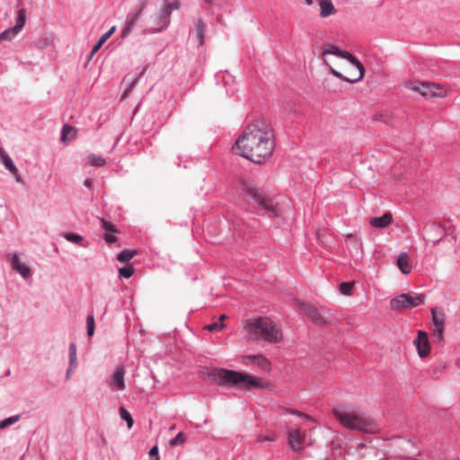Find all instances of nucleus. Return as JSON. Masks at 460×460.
Here are the masks:
<instances>
[{
    "label": "nucleus",
    "instance_id": "1",
    "mask_svg": "<svg viewBox=\"0 0 460 460\" xmlns=\"http://www.w3.org/2000/svg\"><path fill=\"white\" fill-rule=\"evenodd\" d=\"M233 148H236L241 156L261 164L270 157L274 151L273 130L266 121L255 120L245 128Z\"/></svg>",
    "mask_w": 460,
    "mask_h": 460
},
{
    "label": "nucleus",
    "instance_id": "2",
    "mask_svg": "<svg viewBox=\"0 0 460 460\" xmlns=\"http://www.w3.org/2000/svg\"><path fill=\"white\" fill-rule=\"evenodd\" d=\"M332 413L346 429L366 433H375L378 429L376 421L370 416L349 411L346 406H335L332 409Z\"/></svg>",
    "mask_w": 460,
    "mask_h": 460
},
{
    "label": "nucleus",
    "instance_id": "3",
    "mask_svg": "<svg viewBox=\"0 0 460 460\" xmlns=\"http://www.w3.org/2000/svg\"><path fill=\"white\" fill-rule=\"evenodd\" d=\"M210 376L219 385L240 386L243 388H265L267 386L266 384L251 375L226 368L213 370Z\"/></svg>",
    "mask_w": 460,
    "mask_h": 460
},
{
    "label": "nucleus",
    "instance_id": "4",
    "mask_svg": "<svg viewBox=\"0 0 460 460\" xmlns=\"http://www.w3.org/2000/svg\"><path fill=\"white\" fill-rule=\"evenodd\" d=\"M243 194L257 204L259 210L270 217H280L284 209L279 201L264 194L263 190L252 184L244 183L242 187Z\"/></svg>",
    "mask_w": 460,
    "mask_h": 460
},
{
    "label": "nucleus",
    "instance_id": "5",
    "mask_svg": "<svg viewBox=\"0 0 460 460\" xmlns=\"http://www.w3.org/2000/svg\"><path fill=\"white\" fill-rule=\"evenodd\" d=\"M247 332L254 339L268 342H278L282 339V332L269 318H253L245 325Z\"/></svg>",
    "mask_w": 460,
    "mask_h": 460
},
{
    "label": "nucleus",
    "instance_id": "6",
    "mask_svg": "<svg viewBox=\"0 0 460 460\" xmlns=\"http://www.w3.org/2000/svg\"><path fill=\"white\" fill-rule=\"evenodd\" d=\"M181 3L178 0L164 3L159 14L155 20L156 27L146 30L148 33H157L166 30L171 22V14L172 11L179 10Z\"/></svg>",
    "mask_w": 460,
    "mask_h": 460
},
{
    "label": "nucleus",
    "instance_id": "7",
    "mask_svg": "<svg viewBox=\"0 0 460 460\" xmlns=\"http://www.w3.org/2000/svg\"><path fill=\"white\" fill-rule=\"evenodd\" d=\"M426 296L417 293H402L391 299L390 306L393 310L411 309L424 304Z\"/></svg>",
    "mask_w": 460,
    "mask_h": 460
},
{
    "label": "nucleus",
    "instance_id": "8",
    "mask_svg": "<svg viewBox=\"0 0 460 460\" xmlns=\"http://www.w3.org/2000/svg\"><path fill=\"white\" fill-rule=\"evenodd\" d=\"M26 22V10L21 8L17 11L16 23L13 27L8 28L0 33V41L11 40L15 38L24 27Z\"/></svg>",
    "mask_w": 460,
    "mask_h": 460
},
{
    "label": "nucleus",
    "instance_id": "9",
    "mask_svg": "<svg viewBox=\"0 0 460 460\" xmlns=\"http://www.w3.org/2000/svg\"><path fill=\"white\" fill-rule=\"evenodd\" d=\"M109 386L115 391H124L126 389L125 384V369L122 366H118L110 381H107Z\"/></svg>",
    "mask_w": 460,
    "mask_h": 460
},
{
    "label": "nucleus",
    "instance_id": "10",
    "mask_svg": "<svg viewBox=\"0 0 460 460\" xmlns=\"http://www.w3.org/2000/svg\"><path fill=\"white\" fill-rule=\"evenodd\" d=\"M418 355L420 358H426L430 352V344L429 341L428 333L424 331H419L417 338L414 341Z\"/></svg>",
    "mask_w": 460,
    "mask_h": 460
},
{
    "label": "nucleus",
    "instance_id": "11",
    "mask_svg": "<svg viewBox=\"0 0 460 460\" xmlns=\"http://www.w3.org/2000/svg\"><path fill=\"white\" fill-rule=\"evenodd\" d=\"M8 257L10 259L12 269L18 272L22 279H29L31 277L30 267L21 261L16 253L10 254Z\"/></svg>",
    "mask_w": 460,
    "mask_h": 460
},
{
    "label": "nucleus",
    "instance_id": "12",
    "mask_svg": "<svg viewBox=\"0 0 460 460\" xmlns=\"http://www.w3.org/2000/svg\"><path fill=\"white\" fill-rule=\"evenodd\" d=\"M305 441V434L300 429H295L288 432V443L294 451H301Z\"/></svg>",
    "mask_w": 460,
    "mask_h": 460
},
{
    "label": "nucleus",
    "instance_id": "13",
    "mask_svg": "<svg viewBox=\"0 0 460 460\" xmlns=\"http://www.w3.org/2000/svg\"><path fill=\"white\" fill-rule=\"evenodd\" d=\"M340 58H342L348 60L350 64L355 66L356 68L358 70V76L353 77V79L351 80V83L353 84V83H357V82L360 81L363 78L364 73H365V68H364L363 64L355 56H353L352 54H350L349 51H346V50L341 51Z\"/></svg>",
    "mask_w": 460,
    "mask_h": 460
},
{
    "label": "nucleus",
    "instance_id": "14",
    "mask_svg": "<svg viewBox=\"0 0 460 460\" xmlns=\"http://www.w3.org/2000/svg\"><path fill=\"white\" fill-rule=\"evenodd\" d=\"M431 88H437V90H440V86L434 83H421L419 86L414 89L418 91L422 96L429 98V97H442L444 93L441 92H432Z\"/></svg>",
    "mask_w": 460,
    "mask_h": 460
},
{
    "label": "nucleus",
    "instance_id": "15",
    "mask_svg": "<svg viewBox=\"0 0 460 460\" xmlns=\"http://www.w3.org/2000/svg\"><path fill=\"white\" fill-rule=\"evenodd\" d=\"M243 363L256 365L261 369H268L270 367L269 360L261 354L245 356L243 358Z\"/></svg>",
    "mask_w": 460,
    "mask_h": 460
},
{
    "label": "nucleus",
    "instance_id": "16",
    "mask_svg": "<svg viewBox=\"0 0 460 460\" xmlns=\"http://www.w3.org/2000/svg\"><path fill=\"white\" fill-rule=\"evenodd\" d=\"M393 223V215L390 212L385 213L381 217H371L369 224L375 228H385Z\"/></svg>",
    "mask_w": 460,
    "mask_h": 460
},
{
    "label": "nucleus",
    "instance_id": "17",
    "mask_svg": "<svg viewBox=\"0 0 460 460\" xmlns=\"http://www.w3.org/2000/svg\"><path fill=\"white\" fill-rule=\"evenodd\" d=\"M139 20V17H137V14H135L132 12H129L126 16L125 25L121 31V38L125 39L127 38L130 32L132 31L133 28L136 26L137 21Z\"/></svg>",
    "mask_w": 460,
    "mask_h": 460
},
{
    "label": "nucleus",
    "instance_id": "18",
    "mask_svg": "<svg viewBox=\"0 0 460 460\" xmlns=\"http://www.w3.org/2000/svg\"><path fill=\"white\" fill-rule=\"evenodd\" d=\"M320 6V16L326 18L336 13V9L330 0H318Z\"/></svg>",
    "mask_w": 460,
    "mask_h": 460
},
{
    "label": "nucleus",
    "instance_id": "19",
    "mask_svg": "<svg viewBox=\"0 0 460 460\" xmlns=\"http://www.w3.org/2000/svg\"><path fill=\"white\" fill-rule=\"evenodd\" d=\"M77 136V129L70 125L65 124L61 131V141L64 143L75 139Z\"/></svg>",
    "mask_w": 460,
    "mask_h": 460
},
{
    "label": "nucleus",
    "instance_id": "20",
    "mask_svg": "<svg viewBox=\"0 0 460 460\" xmlns=\"http://www.w3.org/2000/svg\"><path fill=\"white\" fill-rule=\"evenodd\" d=\"M0 162L11 173L16 172L17 167L15 166L10 155L4 150V148L0 149Z\"/></svg>",
    "mask_w": 460,
    "mask_h": 460
},
{
    "label": "nucleus",
    "instance_id": "21",
    "mask_svg": "<svg viewBox=\"0 0 460 460\" xmlns=\"http://www.w3.org/2000/svg\"><path fill=\"white\" fill-rule=\"evenodd\" d=\"M397 266L403 274H409L411 271V266L409 263L408 253L402 252L397 259Z\"/></svg>",
    "mask_w": 460,
    "mask_h": 460
},
{
    "label": "nucleus",
    "instance_id": "22",
    "mask_svg": "<svg viewBox=\"0 0 460 460\" xmlns=\"http://www.w3.org/2000/svg\"><path fill=\"white\" fill-rule=\"evenodd\" d=\"M64 237L73 243H75V244H78L82 247H88L90 245V243L89 242H84V238L82 235L78 234H75V233H65L64 234Z\"/></svg>",
    "mask_w": 460,
    "mask_h": 460
},
{
    "label": "nucleus",
    "instance_id": "23",
    "mask_svg": "<svg viewBox=\"0 0 460 460\" xmlns=\"http://www.w3.org/2000/svg\"><path fill=\"white\" fill-rule=\"evenodd\" d=\"M116 26H112L107 32L102 34L99 40L93 45L92 49V55L99 50L101 47L108 40V39L115 32Z\"/></svg>",
    "mask_w": 460,
    "mask_h": 460
},
{
    "label": "nucleus",
    "instance_id": "24",
    "mask_svg": "<svg viewBox=\"0 0 460 460\" xmlns=\"http://www.w3.org/2000/svg\"><path fill=\"white\" fill-rule=\"evenodd\" d=\"M433 326H444L445 323V314L441 310L437 308L431 309Z\"/></svg>",
    "mask_w": 460,
    "mask_h": 460
},
{
    "label": "nucleus",
    "instance_id": "25",
    "mask_svg": "<svg viewBox=\"0 0 460 460\" xmlns=\"http://www.w3.org/2000/svg\"><path fill=\"white\" fill-rule=\"evenodd\" d=\"M68 358L70 368H75L77 366V348L75 342L69 344Z\"/></svg>",
    "mask_w": 460,
    "mask_h": 460
},
{
    "label": "nucleus",
    "instance_id": "26",
    "mask_svg": "<svg viewBox=\"0 0 460 460\" xmlns=\"http://www.w3.org/2000/svg\"><path fill=\"white\" fill-rule=\"evenodd\" d=\"M136 253L135 250L124 249L118 254L117 260L121 263H128Z\"/></svg>",
    "mask_w": 460,
    "mask_h": 460
},
{
    "label": "nucleus",
    "instance_id": "27",
    "mask_svg": "<svg viewBox=\"0 0 460 460\" xmlns=\"http://www.w3.org/2000/svg\"><path fill=\"white\" fill-rule=\"evenodd\" d=\"M230 228L233 231L237 232V234L239 236H243V237H245L246 234L250 233V230L245 223L239 224V223L233 222Z\"/></svg>",
    "mask_w": 460,
    "mask_h": 460
},
{
    "label": "nucleus",
    "instance_id": "28",
    "mask_svg": "<svg viewBox=\"0 0 460 460\" xmlns=\"http://www.w3.org/2000/svg\"><path fill=\"white\" fill-rule=\"evenodd\" d=\"M119 417L121 420L127 422V426L128 429H131L134 424V420L130 414V412L124 407H119Z\"/></svg>",
    "mask_w": 460,
    "mask_h": 460
},
{
    "label": "nucleus",
    "instance_id": "29",
    "mask_svg": "<svg viewBox=\"0 0 460 460\" xmlns=\"http://www.w3.org/2000/svg\"><path fill=\"white\" fill-rule=\"evenodd\" d=\"M88 163L92 166L102 167L106 164V160L101 155L92 154L88 156Z\"/></svg>",
    "mask_w": 460,
    "mask_h": 460
},
{
    "label": "nucleus",
    "instance_id": "30",
    "mask_svg": "<svg viewBox=\"0 0 460 460\" xmlns=\"http://www.w3.org/2000/svg\"><path fill=\"white\" fill-rule=\"evenodd\" d=\"M20 420V415H14L8 417L3 420L0 421V429H4L5 428H8Z\"/></svg>",
    "mask_w": 460,
    "mask_h": 460
},
{
    "label": "nucleus",
    "instance_id": "31",
    "mask_svg": "<svg viewBox=\"0 0 460 460\" xmlns=\"http://www.w3.org/2000/svg\"><path fill=\"white\" fill-rule=\"evenodd\" d=\"M341 49L334 45H327L323 49V55H334L336 57H340L341 54Z\"/></svg>",
    "mask_w": 460,
    "mask_h": 460
},
{
    "label": "nucleus",
    "instance_id": "32",
    "mask_svg": "<svg viewBox=\"0 0 460 460\" xmlns=\"http://www.w3.org/2000/svg\"><path fill=\"white\" fill-rule=\"evenodd\" d=\"M101 229L102 231H104L105 233H110V232L117 233L118 232V229L115 225H113L112 223H111L103 218L101 220Z\"/></svg>",
    "mask_w": 460,
    "mask_h": 460
},
{
    "label": "nucleus",
    "instance_id": "33",
    "mask_svg": "<svg viewBox=\"0 0 460 460\" xmlns=\"http://www.w3.org/2000/svg\"><path fill=\"white\" fill-rule=\"evenodd\" d=\"M145 70H142L137 75L134 77V79L129 83L128 87L126 88L125 92L122 94V98H125L136 86V84L138 83L139 78L144 74Z\"/></svg>",
    "mask_w": 460,
    "mask_h": 460
},
{
    "label": "nucleus",
    "instance_id": "34",
    "mask_svg": "<svg viewBox=\"0 0 460 460\" xmlns=\"http://www.w3.org/2000/svg\"><path fill=\"white\" fill-rule=\"evenodd\" d=\"M186 441L185 435L182 431H180L175 438L170 440V446L171 447H177L180 445L184 444Z\"/></svg>",
    "mask_w": 460,
    "mask_h": 460
},
{
    "label": "nucleus",
    "instance_id": "35",
    "mask_svg": "<svg viewBox=\"0 0 460 460\" xmlns=\"http://www.w3.org/2000/svg\"><path fill=\"white\" fill-rule=\"evenodd\" d=\"M226 318V315L225 314H222L219 319H218V322H216V323H210L207 326V329L210 332H214V331H218V330H221L224 328V323H223V321L224 319Z\"/></svg>",
    "mask_w": 460,
    "mask_h": 460
},
{
    "label": "nucleus",
    "instance_id": "36",
    "mask_svg": "<svg viewBox=\"0 0 460 460\" xmlns=\"http://www.w3.org/2000/svg\"><path fill=\"white\" fill-rule=\"evenodd\" d=\"M196 29L198 31L199 43L201 45L204 41V23L201 20L197 21Z\"/></svg>",
    "mask_w": 460,
    "mask_h": 460
},
{
    "label": "nucleus",
    "instance_id": "37",
    "mask_svg": "<svg viewBox=\"0 0 460 460\" xmlns=\"http://www.w3.org/2000/svg\"><path fill=\"white\" fill-rule=\"evenodd\" d=\"M87 335L93 336L94 332V316L89 314L86 318Z\"/></svg>",
    "mask_w": 460,
    "mask_h": 460
},
{
    "label": "nucleus",
    "instance_id": "38",
    "mask_svg": "<svg viewBox=\"0 0 460 460\" xmlns=\"http://www.w3.org/2000/svg\"><path fill=\"white\" fill-rule=\"evenodd\" d=\"M147 4H148V3L146 0H139L137 5L131 12L134 13L135 14H137V17L140 18V16L142 15V13H143L145 8L147 6Z\"/></svg>",
    "mask_w": 460,
    "mask_h": 460
},
{
    "label": "nucleus",
    "instance_id": "39",
    "mask_svg": "<svg viewBox=\"0 0 460 460\" xmlns=\"http://www.w3.org/2000/svg\"><path fill=\"white\" fill-rule=\"evenodd\" d=\"M340 291L345 296H349L353 288L352 282H342L340 284Z\"/></svg>",
    "mask_w": 460,
    "mask_h": 460
},
{
    "label": "nucleus",
    "instance_id": "40",
    "mask_svg": "<svg viewBox=\"0 0 460 460\" xmlns=\"http://www.w3.org/2000/svg\"><path fill=\"white\" fill-rule=\"evenodd\" d=\"M134 273V270L131 267H124L119 270V277L124 279H129Z\"/></svg>",
    "mask_w": 460,
    "mask_h": 460
},
{
    "label": "nucleus",
    "instance_id": "41",
    "mask_svg": "<svg viewBox=\"0 0 460 460\" xmlns=\"http://www.w3.org/2000/svg\"><path fill=\"white\" fill-rule=\"evenodd\" d=\"M433 334L435 338L440 341L443 339L444 326H433Z\"/></svg>",
    "mask_w": 460,
    "mask_h": 460
},
{
    "label": "nucleus",
    "instance_id": "42",
    "mask_svg": "<svg viewBox=\"0 0 460 460\" xmlns=\"http://www.w3.org/2000/svg\"><path fill=\"white\" fill-rule=\"evenodd\" d=\"M331 73H332L334 76H336L337 78H339V79H341V80H342V81H344V82L351 83V80L353 79V78H349V77L344 76L341 72H339V71L335 70V69H334V68H332V67H331Z\"/></svg>",
    "mask_w": 460,
    "mask_h": 460
},
{
    "label": "nucleus",
    "instance_id": "43",
    "mask_svg": "<svg viewBox=\"0 0 460 460\" xmlns=\"http://www.w3.org/2000/svg\"><path fill=\"white\" fill-rule=\"evenodd\" d=\"M273 440H274V434L273 433H269V434H266V435H259L257 437V441L258 442L273 441Z\"/></svg>",
    "mask_w": 460,
    "mask_h": 460
},
{
    "label": "nucleus",
    "instance_id": "44",
    "mask_svg": "<svg viewBox=\"0 0 460 460\" xmlns=\"http://www.w3.org/2000/svg\"><path fill=\"white\" fill-rule=\"evenodd\" d=\"M103 238L110 244L114 243L117 241L116 235L114 234V233L111 232L105 233Z\"/></svg>",
    "mask_w": 460,
    "mask_h": 460
},
{
    "label": "nucleus",
    "instance_id": "45",
    "mask_svg": "<svg viewBox=\"0 0 460 460\" xmlns=\"http://www.w3.org/2000/svg\"><path fill=\"white\" fill-rule=\"evenodd\" d=\"M290 412H291L292 414H294V415H296V416L300 417V418H305V419H307V420H312V421L314 420H313V418H312L311 416L307 415L306 413H304V412L298 411H296V410H291V411H290Z\"/></svg>",
    "mask_w": 460,
    "mask_h": 460
},
{
    "label": "nucleus",
    "instance_id": "46",
    "mask_svg": "<svg viewBox=\"0 0 460 460\" xmlns=\"http://www.w3.org/2000/svg\"><path fill=\"white\" fill-rule=\"evenodd\" d=\"M158 452H159L158 447L154 446L149 451V456L154 458H159Z\"/></svg>",
    "mask_w": 460,
    "mask_h": 460
},
{
    "label": "nucleus",
    "instance_id": "47",
    "mask_svg": "<svg viewBox=\"0 0 460 460\" xmlns=\"http://www.w3.org/2000/svg\"><path fill=\"white\" fill-rule=\"evenodd\" d=\"M308 314L314 319H316L319 316L318 310L314 307L308 311Z\"/></svg>",
    "mask_w": 460,
    "mask_h": 460
},
{
    "label": "nucleus",
    "instance_id": "48",
    "mask_svg": "<svg viewBox=\"0 0 460 460\" xmlns=\"http://www.w3.org/2000/svg\"><path fill=\"white\" fill-rule=\"evenodd\" d=\"M12 174L14 176L15 181L17 182H22V177H21L17 168H16V172L15 173H12Z\"/></svg>",
    "mask_w": 460,
    "mask_h": 460
},
{
    "label": "nucleus",
    "instance_id": "49",
    "mask_svg": "<svg viewBox=\"0 0 460 460\" xmlns=\"http://www.w3.org/2000/svg\"><path fill=\"white\" fill-rule=\"evenodd\" d=\"M72 371H73V368H70V366H68V368H67V370H66V379H69V378H70V376H71V375H72Z\"/></svg>",
    "mask_w": 460,
    "mask_h": 460
},
{
    "label": "nucleus",
    "instance_id": "50",
    "mask_svg": "<svg viewBox=\"0 0 460 460\" xmlns=\"http://www.w3.org/2000/svg\"><path fill=\"white\" fill-rule=\"evenodd\" d=\"M84 184H85V186L90 187L91 184H92L91 180L90 179H86L85 181H84Z\"/></svg>",
    "mask_w": 460,
    "mask_h": 460
},
{
    "label": "nucleus",
    "instance_id": "51",
    "mask_svg": "<svg viewBox=\"0 0 460 460\" xmlns=\"http://www.w3.org/2000/svg\"><path fill=\"white\" fill-rule=\"evenodd\" d=\"M305 4L307 5H312L313 4V0H304Z\"/></svg>",
    "mask_w": 460,
    "mask_h": 460
},
{
    "label": "nucleus",
    "instance_id": "52",
    "mask_svg": "<svg viewBox=\"0 0 460 460\" xmlns=\"http://www.w3.org/2000/svg\"><path fill=\"white\" fill-rule=\"evenodd\" d=\"M432 89V92H441L444 93V91L442 90V88L440 87V90H437V88H431Z\"/></svg>",
    "mask_w": 460,
    "mask_h": 460
},
{
    "label": "nucleus",
    "instance_id": "53",
    "mask_svg": "<svg viewBox=\"0 0 460 460\" xmlns=\"http://www.w3.org/2000/svg\"><path fill=\"white\" fill-rule=\"evenodd\" d=\"M205 3L208 4H211L213 3L212 0H203Z\"/></svg>",
    "mask_w": 460,
    "mask_h": 460
},
{
    "label": "nucleus",
    "instance_id": "54",
    "mask_svg": "<svg viewBox=\"0 0 460 460\" xmlns=\"http://www.w3.org/2000/svg\"><path fill=\"white\" fill-rule=\"evenodd\" d=\"M280 199H283V204L288 203V200H287L286 198H280Z\"/></svg>",
    "mask_w": 460,
    "mask_h": 460
},
{
    "label": "nucleus",
    "instance_id": "55",
    "mask_svg": "<svg viewBox=\"0 0 460 460\" xmlns=\"http://www.w3.org/2000/svg\"><path fill=\"white\" fill-rule=\"evenodd\" d=\"M174 429H175V426H172V427L170 428V429H171V430H173Z\"/></svg>",
    "mask_w": 460,
    "mask_h": 460
},
{
    "label": "nucleus",
    "instance_id": "56",
    "mask_svg": "<svg viewBox=\"0 0 460 460\" xmlns=\"http://www.w3.org/2000/svg\"><path fill=\"white\" fill-rule=\"evenodd\" d=\"M152 460H159V458H154V459H152Z\"/></svg>",
    "mask_w": 460,
    "mask_h": 460
},
{
    "label": "nucleus",
    "instance_id": "57",
    "mask_svg": "<svg viewBox=\"0 0 460 460\" xmlns=\"http://www.w3.org/2000/svg\"><path fill=\"white\" fill-rule=\"evenodd\" d=\"M0 149H2V147H0Z\"/></svg>",
    "mask_w": 460,
    "mask_h": 460
}]
</instances>
